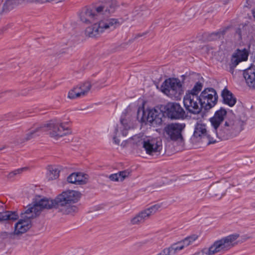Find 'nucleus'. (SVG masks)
<instances>
[{
    "label": "nucleus",
    "mask_w": 255,
    "mask_h": 255,
    "mask_svg": "<svg viewBox=\"0 0 255 255\" xmlns=\"http://www.w3.org/2000/svg\"><path fill=\"white\" fill-rule=\"evenodd\" d=\"M82 193L78 190L68 189L57 196L59 210L63 214L69 215L76 213L78 210L75 205L82 197Z\"/></svg>",
    "instance_id": "nucleus-1"
},
{
    "label": "nucleus",
    "mask_w": 255,
    "mask_h": 255,
    "mask_svg": "<svg viewBox=\"0 0 255 255\" xmlns=\"http://www.w3.org/2000/svg\"><path fill=\"white\" fill-rule=\"evenodd\" d=\"M239 237L238 234L230 235L215 241L209 247L204 248L196 253L198 255H214L224 253L237 244L236 240Z\"/></svg>",
    "instance_id": "nucleus-2"
},
{
    "label": "nucleus",
    "mask_w": 255,
    "mask_h": 255,
    "mask_svg": "<svg viewBox=\"0 0 255 255\" xmlns=\"http://www.w3.org/2000/svg\"><path fill=\"white\" fill-rule=\"evenodd\" d=\"M115 9V5L110 2L93 8H85L81 13L80 19L83 22L88 24L98 18H107L114 12Z\"/></svg>",
    "instance_id": "nucleus-3"
},
{
    "label": "nucleus",
    "mask_w": 255,
    "mask_h": 255,
    "mask_svg": "<svg viewBox=\"0 0 255 255\" xmlns=\"http://www.w3.org/2000/svg\"><path fill=\"white\" fill-rule=\"evenodd\" d=\"M134 128V124L132 118L128 115H124L121 117L119 124L112 125L109 130L114 143L119 145L121 142L119 138L121 136H127L129 131Z\"/></svg>",
    "instance_id": "nucleus-4"
},
{
    "label": "nucleus",
    "mask_w": 255,
    "mask_h": 255,
    "mask_svg": "<svg viewBox=\"0 0 255 255\" xmlns=\"http://www.w3.org/2000/svg\"><path fill=\"white\" fill-rule=\"evenodd\" d=\"M27 212L26 213L28 217H36L43 209H59L57 196L54 199L47 197H36L31 204L26 207Z\"/></svg>",
    "instance_id": "nucleus-5"
},
{
    "label": "nucleus",
    "mask_w": 255,
    "mask_h": 255,
    "mask_svg": "<svg viewBox=\"0 0 255 255\" xmlns=\"http://www.w3.org/2000/svg\"><path fill=\"white\" fill-rule=\"evenodd\" d=\"M122 20L116 18L101 19L100 21L93 25L87 27L85 33L89 37H96L104 32L105 30L120 25Z\"/></svg>",
    "instance_id": "nucleus-6"
},
{
    "label": "nucleus",
    "mask_w": 255,
    "mask_h": 255,
    "mask_svg": "<svg viewBox=\"0 0 255 255\" xmlns=\"http://www.w3.org/2000/svg\"><path fill=\"white\" fill-rule=\"evenodd\" d=\"M160 89L162 92L175 100L180 99L183 93L182 85L180 81L176 78H169L164 81Z\"/></svg>",
    "instance_id": "nucleus-7"
},
{
    "label": "nucleus",
    "mask_w": 255,
    "mask_h": 255,
    "mask_svg": "<svg viewBox=\"0 0 255 255\" xmlns=\"http://www.w3.org/2000/svg\"><path fill=\"white\" fill-rule=\"evenodd\" d=\"M163 117L161 111L155 109L144 110L143 108H140L137 114V118L141 122L149 123L153 126L160 125Z\"/></svg>",
    "instance_id": "nucleus-8"
},
{
    "label": "nucleus",
    "mask_w": 255,
    "mask_h": 255,
    "mask_svg": "<svg viewBox=\"0 0 255 255\" xmlns=\"http://www.w3.org/2000/svg\"><path fill=\"white\" fill-rule=\"evenodd\" d=\"M44 131L51 137L57 139L60 137L70 134L71 133L70 129L60 122L51 121L43 125Z\"/></svg>",
    "instance_id": "nucleus-9"
},
{
    "label": "nucleus",
    "mask_w": 255,
    "mask_h": 255,
    "mask_svg": "<svg viewBox=\"0 0 255 255\" xmlns=\"http://www.w3.org/2000/svg\"><path fill=\"white\" fill-rule=\"evenodd\" d=\"M242 130L241 123L239 120H228L227 121L223 128L220 130L217 135L219 138L226 140L230 137L236 136Z\"/></svg>",
    "instance_id": "nucleus-10"
},
{
    "label": "nucleus",
    "mask_w": 255,
    "mask_h": 255,
    "mask_svg": "<svg viewBox=\"0 0 255 255\" xmlns=\"http://www.w3.org/2000/svg\"><path fill=\"white\" fill-rule=\"evenodd\" d=\"M27 209L26 208L24 212L21 213V219L15 224L14 230L13 233L7 234L6 235L11 239H14L15 236L21 235L26 232L31 226V219L35 217H27Z\"/></svg>",
    "instance_id": "nucleus-11"
},
{
    "label": "nucleus",
    "mask_w": 255,
    "mask_h": 255,
    "mask_svg": "<svg viewBox=\"0 0 255 255\" xmlns=\"http://www.w3.org/2000/svg\"><path fill=\"white\" fill-rule=\"evenodd\" d=\"M185 125L179 123H172L167 125L163 129V135L167 139L174 141H182V131Z\"/></svg>",
    "instance_id": "nucleus-12"
},
{
    "label": "nucleus",
    "mask_w": 255,
    "mask_h": 255,
    "mask_svg": "<svg viewBox=\"0 0 255 255\" xmlns=\"http://www.w3.org/2000/svg\"><path fill=\"white\" fill-rule=\"evenodd\" d=\"M185 109L193 114H199L202 109L199 96L191 93H186L183 98Z\"/></svg>",
    "instance_id": "nucleus-13"
},
{
    "label": "nucleus",
    "mask_w": 255,
    "mask_h": 255,
    "mask_svg": "<svg viewBox=\"0 0 255 255\" xmlns=\"http://www.w3.org/2000/svg\"><path fill=\"white\" fill-rule=\"evenodd\" d=\"M200 102L202 108L209 110L215 106L218 101V95L213 88H206L200 94Z\"/></svg>",
    "instance_id": "nucleus-14"
},
{
    "label": "nucleus",
    "mask_w": 255,
    "mask_h": 255,
    "mask_svg": "<svg viewBox=\"0 0 255 255\" xmlns=\"http://www.w3.org/2000/svg\"><path fill=\"white\" fill-rule=\"evenodd\" d=\"M191 140L193 142H198L201 140L202 142L207 143L208 144L215 143L216 141L215 137L207 133L206 126L200 123L196 125Z\"/></svg>",
    "instance_id": "nucleus-15"
},
{
    "label": "nucleus",
    "mask_w": 255,
    "mask_h": 255,
    "mask_svg": "<svg viewBox=\"0 0 255 255\" xmlns=\"http://www.w3.org/2000/svg\"><path fill=\"white\" fill-rule=\"evenodd\" d=\"M143 141L142 147L146 153L149 155H152L161 149V141L158 138L146 136Z\"/></svg>",
    "instance_id": "nucleus-16"
},
{
    "label": "nucleus",
    "mask_w": 255,
    "mask_h": 255,
    "mask_svg": "<svg viewBox=\"0 0 255 255\" xmlns=\"http://www.w3.org/2000/svg\"><path fill=\"white\" fill-rule=\"evenodd\" d=\"M231 186V184L228 181L223 179L213 183L210 186L209 189L213 196L220 199L225 195L227 190L230 188Z\"/></svg>",
    "instance_id": "nucleus-17"
},
{
    "label": "nucleus",
    "mask_w": 255,
    "mask_h": 255,
    "mask_svg": "<svg viewBox=\"0 0 255 255\" xmlns=\"http://www.w3.org/2000/svg\"><path fill=\"white\" fill-rule=\"evenodd\" d=\"M168 116L172 119H183L185 112L181 106L178 103H170L166 106Z\"/></svg>",
    "instance_id": "nucleus-18"
},
{
    "label": "nucleus",
    "mask_w": 255,
    "mask_h": 255,
    "mask_svg": "<svg viewBox=\"0 0 255 255\" xmlns=\"http://www.w3.org/2000/svg\"><path fill=\"white\" fill-rule=\"evenodd\" d=\"M89 176L87 174L81 172H75L67 177V182L78 186L86 185L89 181Z\"/></svg>",
    "instance_id": "nucleus-19"
},
{
    "label": "nucleus",
    "mask_w": 255,
    "mask_h": 255,
    "mask_svg": "<svg viewBox=\"0 0 255 255\" xmlns=\"http://www.w3.org/2000/svg\"><path fill=\"white\" fill-rule=\"evenodd\" d=\"M243 76L247 86L255 90V66L252 65L244 70Z\"/></svg>",
    "instance_id": "nucleus-20"
},
{
    "label": "nucleus",
    "mask_w": 255,
    "mask_h": 255,
    "mask_svg": "<svg viewBox=\"0 0 255 255\" xmlns=\"http://www.w3.org/2000/svg\"><path fill=\"white\" fill-rule=\"evenodd\" d=\"M248 52L246 49L242 50H238L232 56L231 67H235L240 62L246 61L248 59Z\"/></svg>",
    "instance_id": "nucleus-21"
},
{
    "label": "nucleus",
    "mask_w": 255,
    "mask_h": 255,
    "mask_svg": "<svg viewBox=\"0 0 255 255\" xmlns=\"http://www.w3.org/2000/svg\"><path fill=\"white\" fill-rule=\"evenodd\" d=\"M161 208V204L157 203L139 212V213L144 221L149 218L151 216L159 211Z\"/></svg>",
    "instance_id": "nucleus-22"
},
{
    "label": "nucleus",
    "mask_w": 255,
    "mask_h": 255,
    "mask_svg": "<svg viewBox=\"0 0 255 255\" xmlns=\"http://www.w3.org/2000/svg\"><path fill=\"white\" fill-rule=\"evenodd\" d=\"M133 13L136 19L139 22H141L148 17L150 14V12L146 6H142L136 8L134 10Z\"/></svg>",
    "instance_id": "nucleus-23"
},
{
    "label": "nucleus",
    "mask_w": 255,
    "mask_h": 255,
    "mask_svg": "<svg viewBox=\"0 0 255 255\" xmlns=\"http://www.w3.org/2000/svg\"><path fill=\"white\" fill-rule=\"evenodd\" d=\"M131 171L125 170L120 171L117 173L112 174L109 176V179L114 182H122L126 178L130 176Z\"/></svg>",
    "instance_id": "nucleus-24"
},
{
    "label": "nucleus",
    "mask_w": 255,
    "mask_h": 255,
    "mask_svg": "<svg viewBox=\"0 0 255 255\" xmlns=\"http://www.w3.org/2000/svg\"><path fill=\"white\" fill-rule=\"evenodd\" d=\"M44 132L43 125L30 128L27 133L22 138V141H26L34 138L36 136L39 135V133Z\"/></svg>",
    "instance_id": "nucleus-25"
},
{
    "label": "nucleus",
    "mask_w": 255,
    "mask_h": 255,
    "mask_svg": "<svg viewBox=\"0 0 255 255\" xmlns=\"http://www.w3.org/2000/svg\"><path fill=\"white\" fill-rule=\"evenodd\" d=\"M223 102L230 107H233L236 103V99L227 89H224L222 93Z\"/></svg>",
    "instance_id": "nucleus-26"
},
{
    "label": "nucleus",
    "mask_w": 255,
    "mask_h": 255,
    "mask_svg": "<svg viewBox=\"0 0 255 255\" xmlns=\"http://www.w3.org/2000/svg\"><path fill=\"white\" fill-rule=\"evenodd\" d=\"M146 135L142 133H139L138 134L134 135V136L129 138L125 142L127 143H130L134 144L137 146H142L143 143V140Z\"/></svg>",
    "instance_id": "nucleus-27"
},
{
    "label": "nucleus",
    "mask_w": 255,
    "mask_h": 255,
    "mask_svg": "<svg viewBox=\"0 0 255 255\" xmlns=\"http://www.w3.org/2000/svg\"><path fill=\"white\" fill-rule=\"evenodd\" d=\"M59 176V170L53 166H49L47 168L46 178L48 181L56 180Z\"/></svg>",
    "instance_id": "nucleus-28"
},
{
    "label": "nucleus",
    "mask_w": 255,
    "mask_h": 255,
    "mask_svg": "<svg viewBox=\"0 0 255 255\" xmlns=\"http://www.w3.org/2000/svg\"><path fill=\"white\" fill-rule=\"evenodd\" d=\"M18 218V215L14 212L5 211L0 212V222L14 221Z\"/></svg>",
    "instance_id": "nucleus-29"
},
{
    "label": "nucleus",
    "mask_w": 255,
    "mask_h": 255,
    "mask_svg": "<svg viewBox=\"0 0 255 255\" xmlns=\"http://www.w3.org/2000/svg\"><path fill=\"white\" fill-rule=\"evenodd\" d=\"M82 97L85 96L90 90L92 85L89 81H85L76 86Z\"/></svg>",
    "instance_id": "nucleus-30"
},
{
    "label": "nucleus",
    "mask_w": 255,
    "mask_h": 255,
    "mask_svg": "<svg viewBox=\"0 0 255 255\" xmlns=\"http://www.w3.org/2000/svg\"><path fill=\"white\" fill-rule=\"evenodd\" d=\"M28 167H24L18 169H16L14 170L10 171L6 175V178L7 180L10 181L13 180L14 177L17 175L22 173L23 172L26 171L28 170Z\"/></svg>",
    "instance_id": "nucleus-31"
},
{
    "label": "nucleus",
    "mask_w": 255,
    "mask_h": 255,
    "mask_svg": "<svg viewBox=\"0 0 255 255\" xmlns=\"http://www.w3.org/2000/svg\"><path fill=\"white\" fill-rule=\"evenodd\" d=\"M185 248V247L181 241L177 244L172 245L171 246L168 248V249L171 255H175Z\"/></svg>",
    "instance_id": "nucleus-32"
},
{
    "label": "nucleus",
    "mask_w": 255,
    "mask_h": 255,
    "mask_svg": "<svg viewBox=\"0 0 255 255\" xmlns=\"http://www.w3.org/2000/svg\"><path fill=\"white\" fill-rule=\"evenodd\" d=\"M80 97H82V96L77 87L73 88L68 93L67 98L69 99L73 100Z\"/></svg>",
    "instance_id": "nucleus-33"
},
{
    "label": "nucleus",
    "mask_w": 255,
    "mask_h": 255,
    "mask_svg": "<svg viewBox=\"0 0 255 255\" xmlns=\"http://www.w3.org/2000/svg\"><path fill=\"white\" fill-rule=\"evenodd\" d=\"M198 236L196 235H193L191 236H189L184 240L182 241L183 244L184 245L185 247H187L190 245H193L194 242L197 240Z\"/></svg>",
    "instance_id": "nucleus-34"
},
{
    "label": "nucleus",
    "mask_w": 255,
    "mask_h": 255,
    "mask_svg": "<svg viewBox=\"0 0 255 255\" xmlns=\"http://www.w3.org/2000/svg\"><path fill=\"white\" fill-rule=\"evenodd\" d=\"M203 86V84L201 82H197L191 90H188L186 93H191L193 94L198 95V93L201 91Z\"/></svg>",
    "instance_id": "nucleus-35"
},
{
    "label": "nucleus",
    "mask_w": 255,
    "mask_h": 255,
    "mask_svg": "<svg viewBox=\"0 0 255 255\" xmlns=\"http://www.w3.org/2000/svg\"><path fill=\"white\" fill-rule=\"evenodd\" d=\"M144 220L141 217L139 213H137L130 220V223L132 225H139L144 222Z\"/></svg>",
    "instance_id": "nucleus-36"
},
{
    "label": "nucleus",
    "mask_w": 255,
    "mask_h": 255,
    "mask_svg": "<svg viewBox=\"0 0 255 255\" xmlns=\"http://www.w3.org/2000/svg\"><path fill=\"white\" fill-rule=\"evenodd\" d=\"M223 121L218 118L215 116H214L213 117L210 119L211 123L215 129H216L219 127V126Z\"/></svg>",
    "instance_id": "nucleus-37"
},
{
    "label": "nucleus",
    "mask_w": 255,
    "mask_h": 255,
    "mask_svg": "<svg viewBox=\"0 0 255 255\" xmlns=\"http://www.w3.org/2000/svg\"><path fill=\"white\" fill-rule=\"evenodd\" d=\"M226 111L223 108H221L219 110L217 111L215 113L214 116H216L218 118L223 121L225 116H226Z\"/></svg>",
    "instance_id": "nucleus-38"
},
{
    "label": "nucleus",
    "mask_w": 255,
    "mask_h": 255,
    "mask_svg": "<svg viewBox=\"0 0 255 255\" xmlns=\"http://www.w3.org/2000/svg\"><path fill=\"white\" fill-rule=\"evenodd\" d=\"M156 255H171L169 251L167 248H165L162 250L160 252L158 253Z\"/></svg>",
    "instance_id": "nucleus-39"
},
{
    "label": "nucleus",
    "mask_w": 255,
    "mask_h": 255,
    "mask_svg": "<svg viewBox=\"0 0 255 255\" xmlns=\"http://www.w3.org/2000/svg\"><path fill=\"white\" fill-rule=\"evenodd\" d=\"M29 2H45V0H26Z\"/></svg>",
    "instance_id": "nucleus-40"
},
{
    "label": "nucleus",
    "mask_w": 255,
    "mask_h": 255,
    "mask_svg": "<svg viewBox=\"0 0 255 255\" xmlns=\"http://www.w3.org/2000/svg\"><path fill=\"white\" fill-rule=\"evenodd\" d=\"M213 34L217 36L218 37L220 38L221 37H222L224 35V31H220V32H218L215 33Z\"/></svg>",
    "instance_id": "nucleus-41"
},
{
    "label": "nucleus",
    "mask_w": 255,
    "mask_h": 255,
    "mask_svg": "<svg viewBox=\"0 0 255 255\" xmlns=\"http://www.w3.org/2000/svg\"><path fill=\"white\" fill-rule=\"evenodd\" d=\"M252 14L253 17L255 20V8L252 10Z\"/></svg>",
    "instance_id": "nucleus-42"
},
{
    "label": "nucleus",
    "mask_w": 255,
    "mask_h": 255,
    "mask_svg": "<svg viewBox=\"0 0 255 255\" xmlns=\"http://www.w3.org/2000/svg\"><path fill=\"white\" fill-rule=\"evenodd\" d=\"M145 34L144 33H142V34H138V35H137L135 37V38H137L138 37H140V36H142L143 35H144Z\"/></svg>",
    "instance_id": "nucleus-43"
},
{
    "label": "nucleus",
    "mask_w": 255,
    "mask_h": 255,
    "mask_svg": "<svg viewBox=\"0 0 255 255\" xmlns=\"http://www.w3.org/2000/svg\"><path fill=\"white\" fill-rule=\"evenodd\" d=\"M252 206L255 208V201L252 203Z\"/></svg>",
    "instance_id": "nucleus-44"
},
{
    "label": "nucleus",
    "mask_w": 255,
    "mask_h": 255,
    "mask_svg": "<svg viewBox=\"0 0 255 255\" xmlns=\"http://www.w3.org/2000/svg\"><path fill=\"white\" fill-rule=\"evenodd\" d=\"M198 255V254H197V253L196 252L195 253H194L193 255Z\"/></svg>",
    "instance_id": "nucleus-45"
}]
</instances>
